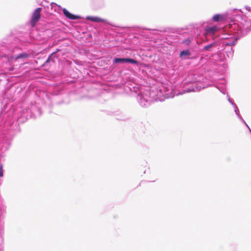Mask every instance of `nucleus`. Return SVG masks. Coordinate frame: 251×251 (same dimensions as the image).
Instances as JSON below:
<instances>
[{
	"label": "nucleus",
	"mask_w": 251,
	"mask_h": 251,
	"mask_svg": "<svg viewBox=\"0 0 251 251\" xmlns=\"http://www.w3.org/2000/svg\"><path fill=\"white\" fill-rule=\"evenodd\" d=\"M90 19H91V20L92 21L96 22H100V21H103L102 20L100 19V18H98V17H91V18H90Z\"/></svg>",
	"instance_id": "nucleus-10"
},
{
	"label": "nucleus",
	"mask_w": 251,
	"mask_h": 251,
	"mask_svg": "<svg viewBox=\"0 0 251 251\" xmlns=\"http://www.w3.org/2000/svg\"><path fill=\"white\" fill-rule=\"evenodd\" d=\"M63 13L65 16L69 19L71 20H76L80 18V17L79 16H76L71 14L69 11H68L67 9H64L63 10Z\"/></svg>",
	"instance_id": "nucleus-2"
},
{
	"label": "nucleus",
	"mask_w": 251,
	"mask_h": 251,
	"mask_svg": "<svg viewBox=\"0 0 251 251\" xmlns=\"http://www.w3.org/2000/svg\"><path fill=\"white\" fill-rule=\"evenodd\" d=\"M244 9H245L248 11H250L251 10V8L249 6H245L243 7V10H244Z\"/></svg>",
	"instance_id": "nucleus-12"
},
{
	"label": "nucleus",
	"mask_w": 251,
	"mask_h": 251,
	"mask_svg": "<svg viewBox=\"0 0 251 251\" xmlns=\"http://www.w3.org/2000/svg\"><path fill=\"white\" fill-rule=\"evenodd\" d=\"M126 63H132V64H137L138 62L136 60H135L134 59H133L126 58Z\"/></svg>",
	"instance_id": "nucleus-9"
},
{
	"label": "nucleus",
	"mask_w": 251,
	"mask_h": 251,
	"mask_svg": "<svg viewBox=\"0 0 251 251\" xmlns=\"http://www.w3.org/2000/svg\"><path fill=\"white\" fill-rule=\"evenodd\" d=\"M2 176H3V172H2V168H0V177Z\"/></svg>",
	"instance_id": "nucleus-13"
},
{
	"label": "nucleus",
	"mask_w": 251,
	"mask_h": 251,
	"mask_svg": "<svg viewBox=\"0 0 251 251\" xmlns=\"http://www.w3.org/2000/svg\"><path fill=\"white\" fill-rule=\"evenodd\" d=\"M42 9V8L41 7H39L33 11L30 21V25L32 27L35 26L36 23L39 21L41 18V12Z\"/></svg>",
	"instance_id": "nucleus-1"
},
{
	"label": "nucleus",
	"mask_w": 251,
	"mask_h": 251,
	"mask_svg": "<svg viewBox=\"0 0 251 251\" xmlns=\"http://www.w3.org/2000/svg\"><path fill=\"white\" fill-rule=\"evenodd\" d=\"M213 20L214 22H218L221 20H224V17L222 15L216 14L213 16Z\"/></svg>",
	"instance_id": "nucleus-4"
},
{
	"label": "nucleus",
	"mask_w": 251,
	"mask_h": 251,
	"mask_svg": "<svg viewBox=\"0 0 251 251\" xmlns=\"http://www.w3.org/2000/svg\"><path fill=\"white\" fill-rule=\"evenodd\" d=\"M50 56L48 59L45 62V63H48L50 62Z\"/></svg>",
	"instance_id": "nucleus-14"
},
{
	"label": "nucleus",
	"mask_w": 251,
	"mask_h": 251,
	"mask_svg": "<svg viewBox=\"0 0 251 251\" xmlns=\"http://www.w3.org/2000/svg\"><path fill=\"white\" fill-rule=\"evenodd\" d=\"M216 46V44L215 43H212V44H210L209 45H208L207 46H205V47H204V48H203L202 50H206V51H211L212 50V48H213V47H215Z\"/></svg>",
	"instance_id": "nucleus-5"
},
{
	"label": "nucleus",
	"mask_w": 251,
	"mask_h": 251,
	"mask_svg": "<svg viewBox=\"0 0 251 251\" xmlns=\"http://www.w3.org/2000/svg\"><path fill=\"white\" fill-rule=\"evenodd\" d=\"M126 58H115L114 59V62L115 63H126Z\"/></svg>",
	"instance_id": "nucleus-7"
},
{
	"label": "nucleus",
	"mask_w": 251,
	"mask_h": 251,
	"mask_svg": "<svg viewBox=\"0 0 251 251\" xmlns=\"http://www.w3.org/2000/svg\"><path fill=\"white\" fill-rule=\"evenodd\" d=\"M219 30V28L216 26L208 27L206 29V34H214Z\"/></svg>",
	"instance_id": "nucleus-3"
},
{
	"label": "nucleus",
	"mask_w": 251,
	"mask_h": 251,
	"mask_svg": "<svg viewBox=\"0 0 251 251\" xmlns=\"http://www.w3.org/2000/svg\"><path fill=\"white\" fill-rule=\"evenodd\" d=\"M191 53L189 50H183L180 52L179 56L180 57L183 56H188L190 55Z\"/></svg>",
	"instance_id": "nucleus-6"
},
{
	"label": "nucleus",
	"mask_w": 251,
	"mask_h": 251,
	"mask_svg": "<svg viewBox=\"0 0 251 251\" xmlns=\"http://www.w3.org/2000/svg\"><path fill=\"white\" fill-rule=\"evenodd\" d=\"M244 10H240V11L243 12Z\"/></svg>",
	"instance_id": "nucleus-15"
},
{
	"label": "nucleus",
	"mask_w": 251,
	"mask_h": 251,
	"mask_svg": "<svg viewBox=\"0 0 251 251\" xmlns=\"http://www.w3.org/2000/svg\"><path fill=\"white\" fill-rule=\"evenodd\" d=\"M28 55L27 53H22L18 55L16 57V59H18L22 58H27L28 57Z\"/></svg>",
	"instance_id": "nucleus-8"
},
{
	"label": "nucleus",
	"mask_w": 251,
	"mask_h": 251,
	"mask_svg": "<svg viewBox=\"0 0 251 251\" xmlns=\"http://www.w3.org/2000/svg\"><path fill=\"white\" fill-rule=\"evenodd\" d=\"M238 38H235L233 42L227 43L226 44V46H234L236 44Z\"/></svg>",
	"instance_id": "nucleus-11"
}]
</instances>
